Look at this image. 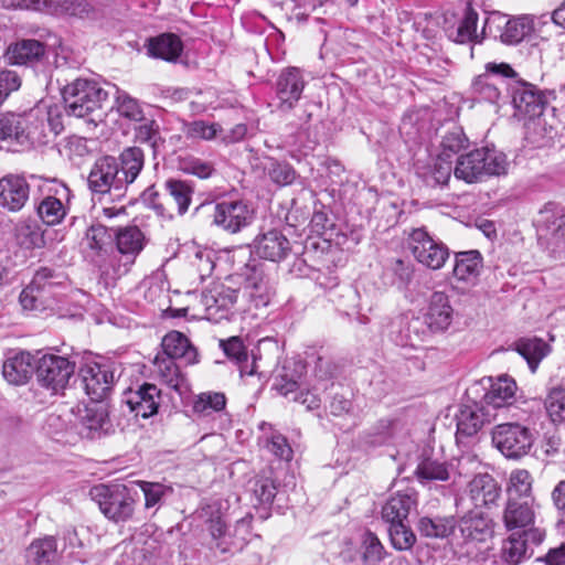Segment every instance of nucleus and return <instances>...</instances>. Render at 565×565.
Returning a JSON list of instances; mask_svg holds the SVG:
<instances>
[{"instance_id":"4be33fe9","label":"nucleus","mask_w":565,"mask_h":565,"mask_svg":"<svg viewBox=\"0 0 565 565\" xmlns=\"http://www.w3.org/2000/svg\"><path fill=\"white\" fill-rule=\"evenodd\" d=\"M253 250L259 258L278 263L291 252V244L282 232L268 230L254 238Z\"/></svg>"},{"instance_id":"4d7b16f0","label":"nucleus","mask_w":565,"mask_h":565,"mask_svg":"<svg viewBox=\"0 0 565 565\" xmlns=\"http://www.w3.org/2000/svg\"><path fill=\"white\" fill-rule=\"evenodd\" d=\"M388 535L393 547L398 551L411 550L416 542V536L407 522L388 524Z\"/></svg>"},{"instance_id":"6e6d98bb","label":"nucleus","mask_w":565,"mask_h":565,"mask_svg":"<svg viewBox=\"0 0 565 565\" xmlns=\"http://www.w3.org/2000/svg\"><path fill=\"white\" fill-rule=\"evenodd\" d=\"M38 214L43 223L56 225L65 217L66 209L58 199L46 196L39 204Z\"/></svg>"},{"instance_id":"774afa93","label":"nucleus","mask_w":565,"mask_h":565,"mask_svg":"<svg viewBox=\"0 0 565 565\" xmlns=\"http://www.w3.org/2000/svg\"><path fill=\"white\" fill-rule=\"evenodd\" d=\"M267 448L276 457L289 461L292 458V449L285 436L273 434L267 443Z\"/></svg>"},{"instance_id":"f3484780","label":"nucleus","mask_w":565,"mask_h":565,"mask_svg":"<svg viewBox=\"0 0 565 565\" xmlns=\"http://www.w3.org/2000/svg\"><path fill=\"white\" fill-rule=\"evenodd\" d=\"M511 97L519 118L540 117L547 104L545 94L526 82H515L511 87Z\"/></svg>"},{"instance_id":"c9c22d12","label":"nucleus","mask_w":565,"mask_h":565,"mask_svg":"<svg viewBox=\"0 0 565 565\" xmlns=\"http://www.w3.org/2000/svg\"><path fill=\"white\" fill-rule=\"evenodd\" d=\"M515 351L525 359L532 373H535L540 362L551 351L550 345L540 338H521L514 343Z\"/></svg>"},{"instance_id":"b1692460","label":"nucleus","mask_w":565,"mask_h":565,"mask_svg":"<svg viewBox=\"0 0 565 565\" xmlns=\"http://www.w3.org/2000/svg\"><path fill=\"white\" fill-rule=\"evenodd\" d=\"M539 220V238L553 248L565 245V211L546 206Z\"/></svg>"},{"instance_id":"f03ea898","label":"nucleus","mask_w":565,"mask_h":565,"mask_svg":"<svg viewBox=\"0 0 565 565\" xmlns=\"http://www.w3.org/2000/svg\"><path fill=\"white\" fill-rule=\"evenodd\" d=\"M221 502L214 501L200 510V518L205 522L206 530L213 541L212 547L222 554H234L246 544L249 522L245 519L237 521L233 532L227 530L222 514Z\"/></svg>"},{"instance_id":"423d86ee","label":"nucleus","mask_w":565,"mask_h":565,"mask_svg":"<svg viewBox=\"0 0 565 565\" xmlns=\"http://www.w3.org/2000/svg\"><path fill=\"white\" fill-rule=\"evenodd\" d=\"M44 135L38 122L28 117L7 113L0 114V141L13 151H23L45 143Z\"/></svg>"},{"instance_id":"6e6552de","label":"nucleus","mask_w":565,"mask_h":565,"mask_svg":"<svg viewBox=\"0 0 565 565\" xmlns=\"http://www.w3.org/2000/svg\"><path fill=\"white\" fill-rule=\"evenodd\" d=\"M6 9H24L58 17L96 19L98 11L89 0H1Z\"/></svg>"},{"instance_id":"2f4dec72","label":"nucleus","mask_w":565,"mask_h":565,"mask_svg":"<svg viewBox=\"0 0 565 565\" xmlns=\"http://www.w3.org/2000/svg\"><path fill=\"white\" fill-rule=\"evenodd\" d=\"M146 49L148 55L153 58L175 62L183 51V43L174 33H162L148 39Z\"/></svg>"},{"instance_id":"393cba45","label":"nucleus","mask_w":565,"mask_h":565,"mask_svg":"<svg viewBox=\"0 0 565 565\" xmlns=\"http://www.w3.org/2000/svg\"><path fill=\"white\" fill-rule=\"evenodd\" d=\"M305 88V81L301 72L297 67H288L284 70L276 85V95L278 98V109L287 111L294 108L300 99Z\"/></svg>"},{"instance_id":"603ef678","label":"nucleus","mask_w":565,"mask_h":565,"mask_svg":"<svg viewBox=\"0 0 565 565\" xmlns=\"http://www.w3.org/2000/svg\"><path fill=\"white\" fill-rule=\"evenodd\" d=\"M15 238L25 248H41L44 246V234L35 221H22L15 226Z\"/></svg>"},{"instance_id":"c85d7f7f","label":"nucleus","mask_w":565,"mask_h":565,"mask_svg":"<svg viewBox=\"0 0 565 565\" xmlns=\"http://www.w3.org/2000/svg\"><path fill=\"white\" fill-rule=\"evenodd\" d=\"M417 507V492L407 488L403 491H397L382 508V519L387 524L397 522H407V518L412 510Z\"/></svg>"},{"instance_id":"a19ab883","label":"nucleus","mask_w":565,"mask_h":565,"mask_svg":"<svg viewBox=\"0 0 565 565\" xmlns=\"http://www.w3.org/2000/svg\"><path fill=\"white\" fill-rule=\"evenodd\" d=\"M215 252L207 247L195 246L189 256L190 275L200 282L210 277L215 267Z\"/></svg>"},{"instance_id":"58836bf2","label":"nucleus","mask_w":565,"mask_h":565,"mask_svg":"<svg viewBox=\"0 0 565 565\" xmlns=\"http://www.w3.org/2000/svg\"><path fill=\"white\" fill-rule=\"evenodd\" d=\"M478 20V12L468 6L457 29L449 36L460 44L481 43L487 35H483L482 31L480 33L477 32Z\"/></svg>"},{"instance_id":"bb28decb","label":"nucleus","mask_w":565,"mask_h":565,"mask_svg":"<svg viewBox=\"0 0 565 565\" xmlns=\"http://www.w3.org/2000/svg\"><path fill=\"white\" fill-rule=\"evenodd\" d=\"M160 399V390L154 384L145 383L127 394L126 403L137 417L149 418L158 413Z\"/></svg>"},{"instance_id":"864d4df0","label":"nucleus","mask_w":565,"mask_h":565,"mask_svg":"<svg viewBox=\"0 0 565 565\" xmlns=\"http://www.w3.org/2000/svg\"><path fill=\"white\" fill-rule=\"evenodd\" d=\"M544 409L553 424H565V387L556 386L548 391L544 399Z\"/></svg>"},{"instance_id":"ddd939ff","label":"nucleus","mask_w":565,"mask_h":565,"mask_svg":"<svg viewBox=\"0 0 565 565\" xmlns=\"http://www.w3.org/2000/svg\"><path fill=\"white\" fill-rule=\"evenodd\" d=\"M35 371L41 385L56 393L68 384L75 363L62 355L44 354L38 360Z\"/></svg>"},{"instance_id":"052dcab7","label":"nucleus","mask_w":565,"mask_h":565,"mask_svg":"<svg viewBox=\"0 0 565 565\" xmlns=\"http://www.w3.org/2000/svg\"><path fill=\"white\" fill-rule=\"evenodd\" d=\"M362 548L363 561L367 564H376L384 557V547L372 532H366L363 535Z\"/></svg>"},{"instance_id":"7c9ffc66","label":"nucleus","mask_w":565,"mask_h":565,"mask_svg":"<svg viewBox=\"0 0 565 565\" xmlns=\"http://www.w3.org/2000/svg\"><path fill=\"white\" fill-rule=\"evenodd\" d=\"M518 385L515 381L507 375L498 377L493 381L483 396L484 406L489 409L492 407H508L516 402Z\"/></svg>"},{"instance_id":"412c9836","label":"nucleus","mask_w":565,"mask_h":565,"mask_svg":"<svg viewBox=\"0 0 565 565\" xmlns=\"http://www.w3.org/2000/svg\"><path fill=\"white\" fill-rule=\"evenodd\" d=\"M454 313L449 296L444 291H434L427 301L423 317L431 332H443L452 323Z\"/></svg>"},{"instance_id":"13d9d810","label":"nucleus","mask_w":565,"mask_h":565,"mask_svg":"<svg viewBox=\"0 0 565 565\" xmlns=\"http://www.w3.org/2000/svg\"><path fill=\"white\" fill-rule=\"evenodd\" d=\"M179 168L184 173L195 175L200 179H207L215 171L211 162L204 161L193 156L180 158Z\"/></svg>"},{"instance_id":"aec40b11","label":"nucleus","mask_w":565,"mask_h":565,"mask_svg":"<svg viewBox=\"0 0 565 565\" xmlns=\"http://www.w3.org/2000/svg\"><path fill=\"white\" fill-rule=\"evenodd\" d=\"M30 198V184L21 174L9 173L0 179V206L8 212L21 211Z\"/></svg>"},{"instance_id":"69168bd1","label":"nucleus","mask_w":565,"mask_h":565,"mask_svg":"<svg viewBox=\"0 0 565 565\" xmlns=\"http://www.w3.org/2000/svg\"><path fill=\"white\" fill-rule=\"evenodd\" d=\"M220 345L226 356L236 363L246 360L247 351L243 341L238 337H232L227 340H222Z\"/></svg>"},{"instance_id":"473e14b6","label":"nucleus","mask_w":565,"mask_h":565,"mask_svg":"<svg viewBox=\"0 0 565 565\" xmlns=\"http://www.w3.org/2000/svg\"><path fill=\"white\" fill-rule=\"evenodd\" d=\"M162 355L170 356L174 360L180 359L185 364H194L198 362V351L190 343L189 339L179 331H170L162 339Z\"/></svg>"},{"instance_id":"20e7f679","label":"nucleus","mask_w":565,"mask_h":565,"mask_svg":"<svg viewBox=\"0 0 565 565\" xmlns=\"http://www.w3.org/2000/svg\"><path fill=\"white\" fill-rule=\"evenodd\" d=\"M93 500L100 512L114 523H125L132 519L137 492L124 483L99 484L90 490Z\"/></svg>"},{"instance_id":"e433bc0d","label":"nucleus","mask_w":565,"mask_h":565,"mask_svg":"<svg viewBox=\"0 0 565 565\" xmlns=\"http://www.w3.org/2000/svg\"><path fill=\"white\" fill-rule=\"evenodd\" d=\"M45 54V46L36 40H23L7 51V58L17 65H26L39 62Z\"/></svg>"},{"instance_id":"6ab92c4d","label":"nucleus","mask_w":565,"mask_h":565,"mask_svg":"<svg viewBox=\"0 0 565 565\" xmlns=\"http://www.w3.org/2000/svg\"><path fill=\"white\" fill-rule=\"evenodd\" d=\"M237 300V290L224 285L221 281H214L203 290L201 303L205 309L209 320H221L227 317L228 310Z\"/></svg>"},{"instance_id":"680f3d73","label":"nucleus","mask_w":565,"mask_h":565,"mask_svg":"<svg viewBox=\"0 0 565 565\" xmlns=\"http://www.w3.org/2000/svg\"><path fill=\"white\" fill-rule=\"evenodd\" d=\"M136 140L157 148L161 140L159 125L153 119H143L135 130Z\"/></svg>"},{"instance_id":"7ed1b4c3","label":"nucleus","mask_w":565,"mask_h":565,"mask_svg":"<svg viewBox=\"0 0 565 565\" xmlns=\"http://www.w3.org/2000/svg\"><path fill=\"white\" fill-rule=\"evenodd\" d=\"M507 156L495 148H480L457 159L454 174L467 183L480 181L486 175H502L508 172Z\"/></svg>"},{"instance_id":"a211bd4d","label":"nucleus","mask_w":565,"mask_h":565,"mask_svg":"<svg viewBox=\"0 0 565 565\" xmlns=\"http://www.w3.org/2000/svg\"><path fill=\"white\" fill-rule=\"evenodd\" d=\"M253 220V210L243 200H223L215 204L213 222L230 233H237Z\"/></svg>"},{"instance_id":"37998d69","label":"nucleus","mask_w":565,"mask_h":565,"mask_svg":"<svg viewBox=\"0 0 565 565\" xmlns=\"http://www.w3.org/2000/svg\"><path fill=\"white\" fill-rule=\"evenodd\" d=\"M533 479L525 469H516L510 473L505 500L535 501L532 494Z\"/></svg>"},{"instance_id":"bf43d9fd","label":"nucleus","mask_w":565,"mask_h":565,"mask_svg":"<svg viewBox=\"0 0 565 565\" xmlns=\"http://www.w3.org/2000/svg\"><path fill=\"white\" fill-rule=\"evenodd\" d=\"M221 131L218 124H209L203 120H195L184 126V134L188 138L212 140Z\"/></svg>"},{"instance_id":"1a4fd4ad","label":"nucleus","mask_w":565,"mask_h":565,"mask_svg":"<svg viewBox=\"0 0 565 565\" xmlns=\"http://www.w3.org/2000/svg\"><path fill=\"white\" fill-rule=\"evenodd\" d=\"M501 497V486L489 473L476 475L467 484L463 494L456 498L455 505L458 511L473 508H491L498 504Z\"/></svg>"},{"instance_id":"de8ad7c7","label":"nucleus","mask_w":565,"mask_h":565,"mask_svg":"<svg viewBox=\"0 0 565 565\" xmlns=\"http://www.w3.org/2000/svg\"><path fill=\"white\" fill-rule=\"evenodd\" d=\"M404 430V424L398 418H382L367 433L366 443L380 446L395 439Z\"/></svg>"},{"instance_id":"338daca9","label":"nucleus","mask_w":565,"mask_h":565,"mask_svg":"<svg viewBox=\"0 0 565 565\" xmlns=\"http://www.w3.org/2000/svg\"><path fill=\"white\" fill-rule=\"evenodd\" d=\"M21 86V78L14 71L0 72V104Z\"/></svg>"},{"instance_id":"9d476101","label":"nucleus","mask_w":565,"mask_h":565,"mask_svg":"<svg viewBox=\"0 0 565 565\" xmlns=\"http://www.w3.org/2000/svg\"><path fill=\"white\" fill-rule=\"evenodd\" d=\"M116 254L111 256V270L114 277L129 271L137 256L145 247V235L137 226L120 228L116 236Z\"/></svg>"},{"instance_id":"72a5a7b5","label":"nucleus","mask_w":565,"mask_h":565,"mask_svg":"<svg viewBox=\"0 0 565 565\" xmlns=\"http://www.w3.org/2000/svg\"><path fill=\"white\" fill-rule=\"evenodd\" d=\"M483 264L482 255L477 249L455 254L452 276L458 281L472 282L480 275Z\"/></svg>"},{"instance_id":"ea45409f","label":"nucleus","mask_w":565,"mask_h":565,"mask_svg":"<svg viewBox=\"0 0 565 565\" xmlns=\"http://www.w3.org/2000/svg\"><path fill=\"white\" fill-rule=\"evenodd\" d=\"M26 558L32 565H54L58 559L55 539L46 536L33 541L26 550Z\"/></svg>"},{"instance_id":"39448f33","label":"nucleus","mask_w":565,"mask_h":565,"mask_svg":"<svg viewBox=\"0 0 565 565\" xmlns=\"http://www.w3.org/2000/svg\"><path fill=\"white\" fill-rule=\"evenodd\" d=\"M109 93L96 79L77 78L63 89V99L68 115L84 118L102 108Z\"/></svg>"},{"instance_id":"4468645a","label":"nucleus","mask_w":565,"mask_h":565,"mask_svg":"<svg viewBox=\"0 0 565 565\" xmlns=\"http://www.w3.org/2000/svg\"><path fill=\"white\" fill-rule=\"evenodd\" d=\"M81 372L87 395L96 402L107 395L121 374L120 366L115 362L87 363Z\"/></svg>"},{"instance_id":"9b49d317","label":"nucleus","mask_w":565,"mask_h":565,"mask_svg":"<svg viewBox=\"0 0 565 565\" xmlns=\"http://www.w3.org/2000/svg\"><path fill=\"white\" fill-rule=\"evenodd\" d=\"M409 246L415 259L423 266L438 270L449 258V248L434 238L425 228H415L409 234Z\"/></svg>"},{"instance_id":"79ce46f5","label":"nucleus","mask_w":565,"mask_h":565,"mask_svg":"<svg viewBox=\"0 0 565 565\" xmlns=\"http://www.w3.org/2000/svg\"><path fill=\"white\" fill-rule=\"evenodd\" d=\"M244 295L255 308H263L270 302L273 290L264 275L255 270L246 279Z\"/></svg>"},{"instance_id":"0eeeda50","label":"nucleus","mask_w":565,"mask_h":565,"mask_svg":"<svg viewBox=\"0 0 565 565\" xmlns=\"http://www.w3.org/2000/svg\"><path fill=\"white\" fill-rule=\"evenodd\" d=\"M534 32V17L520 14L509 17L501 12L488 15L482 26V34L500 40L507 45H516Z\"/></svg>"},{"instance_id":"0e129e2a","label":"nucleus","mask_w":565,"mask_h":565,"mask_svg":"<svg viewBox=\"0 0 565 565\" xmlns=\"http://www.w3.org/2000/svg\"><path fill=\"white\" fill-rule=\"evenodd\" d=\"M268 174L269 178L279 185L291 184L296 178V171L286 162L271 163Z\"/></svg>"},{"instance_id":"e2e57ef3","label":"nucleus","mask_w":565,"mask_h":565,"mask_svg":"<svg viewBox=\"0 0 565 565\" xmlns=\"http://www.w3.org/2000/svg\"><path fill=\"white\" fill-rule=\"evenodd\" d=\"M253 492L259 504H270L276 495V486L270 478H258L254 482Z\"/></svg>"},{"instance_id":"a18cd8bd","label":"nucleus","mask_w":565,"mask_h":565,"mask_svg":"<svg viewBox=\"0 0 565 565\" xmlns=\"http://www.w3.org/2000/svg\"><path fill=\"white\" fill-rule=\"evenodd\" d=\"M451 171V154L446 151L438 153L436 159H434L433 166H428L427 168L417 166V173L429 184H445L450 179Z\"/></svg>"},{"instance_id":"3c124183","label":"nucleus","mask_w":565,"mask_h":565,"mask_svg":"<svg viewBox=\"0 0 565 565\" xmlns=\"http://www.w3.org/2000/svg\"><path fill=\"white\" fill-rule=\"evenodd\" d=\"M115 87V106L118 114L130 120L140 122L145 119L143 109L138 99L130 96L126 90Z\"/></svg>"},{"instance_id":"2eb2a0df","label":"nucleus","mask_w":565,"mask_h":565,"mask_svg":"<svg viewBox=\"0 0 565 565\" xmlns=\"http://www.w3.org/2000/svg\"><path fill=\"white\" fill-rule=\"evenodd\" d=\"M544 539L545 532L542 529L513 531L502 541L501 559L508 565H518L531 556L530 545H539Z\"/></svg>"},{"instance_id":"c03bdc74","label":"nucleus","mask_w":565,"mask_h":565,"mask_svg":"<svg viewBox=\"0 0 565 565\" xmlns=\"http://www.w3.org/2000/svg\"><path fill=\"white\" fill-rule=\"evenodd\" d=\"M503 88H507L504 81L492 77L490 74L477 76L471 85L475 97L490 104H497L500 100Z\"/></svg>"},{"instance_id":"c756f323","label":"nucleus","mask_w":565,"mask_h":565,"mask_svg":"<svg viewBox=\"0 0 565 565\" xmlns=\"http://www.w3.org/2000/svg\"><path fill=\"white\" fill-rule=\"evenodd\" d=\"M35 369L30 353L18 352L6 359L2 375L12 385H24L31 379Z\"/></svg>"},{"instance_id":"09e8293b","label":"nucleus","mask_w":565,"mask_h":565,"mask_svg":"<svg viewBox=\"0 0 565 565\" xmlns=\"http://www.w3.org/2000/svg\"><path fill=\"white\" fill-rule=\"evenodd\" d=\"M164 190L175 204L178 214H185L192 202L193 185L188 181L171 178L166 181Z\"/></svg>"},{"instance_id":"f704fd0d","label":"nucleus","mask_w":565,"mask_h":565,"mask_svg":"<svg viewBox=\"0 0 565 565\" xmlns=\"http://www.w3.org/2000/svg\"><path fill=\"white\" fill-rule=\"evenodd\" d=\"M414 475L420 484L431 488L436 482L449 480L450 470L447 462L433 457H424L417 463Z\"/></svg>"},{"instance_id":"dca6fc26","label":"nucleus","mask_w":565,"mask_h":565,"mask_svg":"<svg viewBox=\"0 0 565 565\" xmlns=\"http://www.w3.org/2000/svg\"><path fill=\"white\" fill-rule=\"evenodd\" d=\"M113 243L114 233L102 224L90 225L81 241V248L85 256L105 275L110 274L105 257L113 249Z\"/></svg>"},{"instance_id":"5fc2aeb1","label":"nucleus","mask_w":565,"mask_h":565,"mask_svg":"<svg viewBox=\"0 0 565 565\" xmlns=\"http://www.w3.org/2000/svg\"><path fill=\"white\" fill-rule=\"evenodd\" d=\"M138 486L145 497V508L152 509L162 504L164 498L173 492L172 487L160 483L138 480L134 481Z\"/></svg>"},{"instance_id":"49530a36","label":"nucleus","mask_w":565,"mask_h":565,"mask_svg":"<svg viewBox=\"0 0 565 565\" xmlns=\"http://www.w3.org/2000/svg\"><path fill=\"white\" fill-rule=\"evenodd\" d=\"M154 375L166 385L173 390H179L184 382L182 372L175 360L170 356L158 354L153 361Z\"/></svg>"},{"instance_id":"4c0bfd02","label":"nucleus","mask_w":565,"mask_h":565,"mask_svg":"<svg viewBox=\"0 0 565 565\" xmlns=\"http://www.w3.org/2000/svg\"><path fill=\"white\" fill-rule=\"evenodd\" d=\"M457 525L455 516H422L417 522V531L427 539H446L454 533Z\"/></svg>"},{"instance_id":"cd10ccee","label":"nucleus","mask_w":565,"mask_h":565,"mask_svg":"<svg viewBox=\"0 0 565 565\" xmlns=\"http://www.w3.org/2000/svg\"><path fill=\"white\" fill-rule=\"evenodd\" d=\"M457 521L465 542H484L492 535L491 520L482 512L468 508Z\"/></svg>"},{"instance_id":"8fccbe9b","label":"nucleus","mask_w":565,"mask_h":565,"mask_svg":"<svg viewBox=\"0 0 565 565\" xmlns=\"http://www.w3.org/2000/svg\"><path fill=\"white\" fill-rule=\"evenodd\" d=\"M226 397L220 392H204L199 394L193 402V413L201 417H210L225 409Z\"/></svg>"},{"instance_id":"5701e85b","label":"nucleus","mask_w":565,"mask_h":565,"mask_svg":"<svg viewBox=\"0 0 565 565\" xmlns=\"http://www.w3.org/2000/svg\"><path fill=\"white\" fill-rule=\"evenodd\" d=\"M501 521L508 532L536 529L534 525V501L505 500Z\"/></svg>"},{"instance_id":"f8f14e48","label":"nucleus","mask_w":565,"mask_h":565,"mask_svg":"<svg viewBox=\"0 0 565 565\" xmlns=\"http://www.w3.org/2000/svg\"><path fill=\"white\" fill-rule=\"evenodd\" d=\"M492 441L507 458H521L530 451L533 436L526 427L508 423L494 427Z\"/></svg>"},{"instance_id":"f257e3e1","label":"nucleus","mask_w":565,"mask_h":565,"mask_svg":"<svg viewBox=\"0 0 565 565\" xmlns=\"http://www.w3.org/2000/svg\"><path fill=\"white\" fill-rule=\"evenodd\" d=\"M143 163L145 154L138 147L126 148L118 158L104 156L92 167L88 186L94 193L121 198L139 175Z\"/></svg>"},{"instance_id":"a878e982","label":"nucleus","mask_w":565,"mask_h":565,"mask_svg":"<svg viewBox=\"0 0 565 565\" xmlns=\"http://www.w3.org/2000/svg\"><path fill=\"white\" fill-rule=\"evenodd\" d=\"M457 436L476 435L486 424L494 419V415L484 405L477 403L462 405L456 416Z\"/></svg>"}]
</instances>
